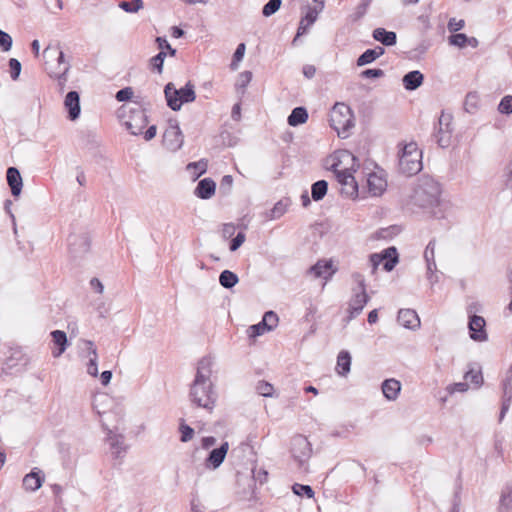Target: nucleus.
<instances>
[{"label":"nucleus","instance_id":"1","mask_svg":"<svg viewBox=\"0 0 512 512\" xmlns=\"http://www.w3.org/2000/svg\"><path fill=\"white\" fill-rule=\"evenodd\" d=\"M213 359L210 356L201 358L197 363L195 379L190 385L189 400L193 405L212 412L218 394L211 381Z\"/></svg>","mask_w":512,"mask_h":512},{"label":"nucleus","instance_id":"2","mask_svg":"<svg viewBox=\"0 0 512 512\" xmlns=\"http://www.w3.org/2000/svg\"><path fill=\"white\" fill-rule=\"evenodd\" d=\"M441 189L438 182L434 179H420L414 188L411 201L414 205L429 209L439 204Z\"/></svg>","mask_w":512,"mask_h":512},{"label":"nucleus","instance_id":"3","mask_svg":"<svg viewBox=\"0 0 512 512\" xmlns=\"http://www.w3.org/2000/svg\"><path fill=\"white\" fill-rule=\"evenodd\" d=\"M43 56L55 60V63L46 61V70L51 78H55L58 81V85L62 90L66 85L67 74L71 65L65 61L64 53L58 46H48L44 49Z\"/></svg>","mask_w":512,"mask_h":512},{"label":"nucleus","instance_id":"4","mask_svg":"<svg viewBox=\"0 0 512 512\" xmlns=\"http://www.w3.org/2000/svg\"><path fill=\"white\" fill-rule=\"evenodd\" d=\"M422 152L418 149L417 143L410 142L405 144L399 155V171L412 176L422 170Z\"/></svg>","mask_w":512,"mask_h":512},{"label":"nucleus","instance_id":"5","mask_svg":"<svg viewBox=\"0 0 512 512\" xmlns=\"http://www.w3.org/2000/svg\"><path fill=\"white\" fill-rule=\"evenodd\" d=\"M164 94L167 105L173 111L181 109L182 104L191 103L196 99L195 86L191 81H188L184 87L176 89L173 83L166 84Z\"/></svg>","mask_w":512,"mask_h":512},{"label":"nucleus","instance_id":"6","mask_svg":"<svg viewBox=\"0 0 512 512\" xmlns=\"http://www.w3.org/2000/svg\"><path fill=\"white\" fill-rule=\"evenodd\" d=\"M330 125L343 138L348 136L354 127V114L351 108L344 103H336L330 113Z\"/></svg>","mask_w":512,"mask_h":512},{"label":"nucleus","instance_id":"7","mask_svg":"<svg viewBox=\"0 0 512 512\" xmlns=\"http://www.w3.org/2000/svg\"><path fill=\"white\" fill-rule=\"evenodd\" d=\"M340 162L332 165L336 179L342 186L341 193L351 198L358 195V184L351 173L350 168L339 169Z\"/></svg>","mask_w":512,"mask_h":512},{"label":"nucleus","instance_id":"8","mask_svg":"<svg viewBox=\"0 0 512 512\" xmlns=\"http://www.w3.org/2000/svg\"><path fill=\"white\" fill-rule=\"evenodd\" d=\"M383 263V268L386 271H391L398 262V253L395 247H389L383 250L382 253H374L369 257V262L372 267V273H374L378 266Z\"/></svg>","mask_w":512,"mask_h":512},{"label":"nucleus","instance_id":"9","mask_svg":"<svg viewBox=\"0 0 512 512\" xmlns=\"http://www.w3.org/2000/svg\"><path fill=\"white\" fill-rule=\"evenodd\" d=\"M91 239L88 233H72L68 237V246L70 255L73 258H80L90 250Z\"/></svg>","mask_w":512,"mask_h":512},{"label":"nucleus","instance_id":"10","mask_svg":"<svg viewBox=\"0 0 512 512\" xmlns=\"http://www.w3.org/2000/svg\"><path fill=\"white\" fill-rule=\"evenodd\" d=\"M452 131V115L442 112L438 120L437 131L434 135L437 144L441 148H446L451 144Z\"/></svg>","mask_w":512,"mask_h":512},{"label":"nucleus","instance_id":"11","mask_svg":"<svg viewBox=\"0 0 512 512\" xmlns=\"http://www.w3.org/2000/svg\"><path fill=\"white\" fill-rule=\"evenodd\" d=\"M184 143V136L176 120H170L169 126L163 134V144L170 151L179 150Z\"/></svg>","mask_w":512,"mask_h":512},{"label":"nucleus","instance_id":"12","mask_svg":"<svg viewBox=\"0 0 512 512\" xmlns=\"http://www.w3.org/2000/svg\"><path fill=\"white\" fill-rule=\"evenodd\" d=\"M291 451L294 459L302 465L310 458L312 448L306 437L298 435L292 440Z\"/></svg>","mask_w":512,"mask_h":512},{"label":"nucleus","instance_id":"13","mask_svg":"<svg viewBox=\"0 0 512 512\" xmlns=\"http://www.w3.org/2000/svg\"><path fill=\"white\" fill-rule=\"evenodd\" d=\"M130 112L131 116L125 121V126L132 135H140L148 123L147 115L140 107L131 109Z\"/></svg>","mask_w":512,"mask_h":512},{"label":"nucleus","instance_id":"14","mask_svg":"<svg viewBox=\"0 0 512 512\" xmlns=\"http://www.w3.org/2000/svg\"><path fill=\"white\" fill-rule=\"evenodd\" d=\"M352 292L353 295L348 306L349 320L358 316L370 299L366 291H357L356 289H352Z\"/></svg>","mask_w":512,"mask_h":512},{"label":"nucleus","instance_id":"15","mask_svg":"<svg viewBox=\"0 0 512 512\" xmlns=\"http://www.w3.org/2000/svg\"><path fill=\"white\" fill-rule=\"evenodd\" d=\"M502 390H503V396H502V407L500 411L499 420L501 421L504 417L507 411L509 410L511 401H512V365L509 368V370L506 372V376L502 381Z\"/></svg>","mask_w":512,"mask_h":512},{"label":"nucleus","instance_id":"16","mask_svg":"<svg viewBox=\"0 0 512 512\" xmlns=\"http://www.w3.org/2000/svg\"><path fill=\"white\" fill-rule=\"evenodd\" d=\"M485 320L483 317L473 315L470 318L468 327L470 330V337L474 341H485L487 340V333L485 330Z\"/></svg>","mask_w":512,"mask_h":512},{"label":"nucleus","instance_id":"17","mask_svg":"<svg viewBox=\"0 0 512 512\" xmlns=\"http://www.w3.org/2000/svg\"><path fill=\"white\" fill-rule=\"evenodd\" d=\"M228 449V442H223L220 447L213 449L205 460V466L217 469L224 462Z\"/></svg>","mask_w":512,"mask_h":512},{"label":"nucleus","instance_id":"18","mask_svg":"<svg viewBox=\"0 0 512 512\" xmlns=\"http://www.w3.org/2000/svg\"><path fill=\"white\" fill-rule=\"evenodd\" d=\"M64 106L68 111V118L72 121L76 120L80 116V96L76 91H70L67 93Z\"/></svg>","mask_w":512,"mask_h":512},{"label":"nucleus","instance_id":"19","mask_svg":"<svg viewBox=\"0 0 512 512\" xmlns=\"http://www.w3.org/2000/svg\"><path fill=\"white\" fill-rule=\"evenodd\" d=\"M397 320L400 325L411 330H416L420 327L418 314L412 309H400Z\"/></svg>","mask_w":512,"mask_h":512},{"label":"nucleus","instance_id":"20","mask_svg":"<svg viewBox=\"0 0 512 512\" xmlns=\"http://www.w3.org/2000/svg\"><path fill=\"white\" fill-rule=\"evenodd\" d=\"M107 442L110 445L113 455L116 458L121 457L126 452V446L124 445V436L121 434H115L112 430L107 429Z\"/></svg>","mask_w":512,"mask_h":512},{"label":"nucleus","instance_id":"21","mask_svg":"<svg viewBox=\"0 0 512 512\" xmlns=\"http://www.w3.org/2000/svg\"><path fill=\"white\" fill-rule=\"evenodd\" d=\"M368 191L373 196H380L387 187V181L376 173H370L367 178Z\"/></svg>","mask_w":512,"mask_h":512},{"label":"nucleus","instance_id":"22","mask_svg":"<svg viewBox=\"0 0 512 512\" xmlns=\"http://www.w3.org/2000/svg\"><path fill=\"white\" fill-rule=\"evenodd\" d=\"M216 183L210 178L200 180L195 189V195L200 199H210L215 194Z\"/></svg>","mask_w":512,"mask_h":512},{"label":"nucleus","instance_id":"23","mask_svg":"<svg viewBox=\"0 0 512 512\" xmlns=\"http://www.w3.org/2000/svg\"><path fill=\"white\" fill-rule=\"evenodd\" d=\"M7 182L11 188V193L13 196L17 197L20 195L22 191V177L20 172L15 167H9L7 170Z\"/></svg>","mask_w":512,"mask_h":512},{"label":"nucleus","instance_id":"24","mask_svg":"<svg viewBox=\"0 0 512 512\" xmlns=\"http://www.w3.org/2000/svg\"><path fill=\"white\" fill-rule=\"evenodd\" d=\"M424 80L423 74L418 70H413L405 74L402 78L403 86L408 91L419 88Z\"/></svg>","mask_w":512,"mask_h":512},{"label":"nucleus","instance_id":"25","mask_svg":"<svg viewBox=\"0 0 512 512\" xmlns=\"http://www.w3.org/2000/svg\"><path fill=\"white\" fill-rule=\"evenodd\" d=\"M400 390H401V383H400V381H398L394 378L386 379L382 383L383 395L385 396L386 399H388L390 401H394L397 399V397L400 393Z\"/></svg>","mask_w":512,"mask_h":512},{"label":"nucleus","instance_id":"26","mask_svg":"<svg viewBox=\"0 0 512 512\" xmlns=\"http://www.w3.org/2000/svg\"><path fill=\"white\" fill-rule=\"evenodd\" d=\"M52 341L58 347L57 350L52 351L55 358L60 357L66 350L68 345L67 335L64 331L54 330L51 332Z\"/></svg>","mask_w":512,"mask_h":512},{"label":"nucleus","instance_id":"27","mask_svg":"<svg viewBox=\"0 0 512 512\" xmlns=\"http://www.w3.org/2000/svg\"><path fill=\"white\" fill-rule=\"evenodd\" d=\"M44 481V477L41 476V471H31L23 478V486L26 490L36 491L38 490Z\"/></svg>","mask_w":512,"mask_h":512},{"label":"nucleus","instance_id":"28","mask_svg":"<svg viewBox=\"0 0 512 512\" xmlns=\"http://www.w3.org/2000/svg\"><path fill=\"white\" fill-rule=\"evenodd\" d=\"M373 38L385 46H393L397 42V35L393 31L384 28H376L372 34Z\"/></svg>","mask_w":512,"mask_h":512},{"label":"nucleus","instance_id":"29","mask_svg":"<svg viewBox=\"0 0 512 512\" xmlns=\"http://www.w3.org/2000/svg\"><path fill=\"white\" fill-rule=\"evenodd\" d=\"M290 203L291 201L288 198L279 200L273 208L266 213V219L275 220L282 217L286 213Z\"/></svg>","mask_w":512,"mask_h":512},{"label":"nucleus","instance_id":"30","mask_svg":"<svg viewBox=\"0 0 512 512\" xmlns=\"http://www.w3.org/2000/svg\"><path fill=\"white\" fill-rule=\"evenodd\" d=\"M351 355L348 351L342 350L337 357L336 370L339 375L346 376L350 372Z\"/></svg>","mask_w":512,"mask_h":512},{"label":"nucleus","instance_id":"31","mask_svg":"<svg viewBox=\"0 0 512 512\" xmlns=\"http://www.w3.org/2000/svg\"><path fill=\"white\" fill-rule=\"evenodd\" d=\"M308 120V112L304 107H296L288 116L287 122L290 126H298L304 124Z\"/></svg>","mask_w":512,"mask_h":512},{"label":"nucleus","instance_id":"32","mask_svg":"<svg viewBox=\"0 0 512 512\" xmlns=\"http://www.w3.org/2000/svg\"><path fill=\"white\" fill-rule=\"evenodd\" d=\"M238 281V276L230 270H224L220 273L219 283L226 289L233 288L238 283Z\"/></svg>","mask_w":512,"mask_h":512},{"label":"nucleus","instance_id":"33","mask_svg":"<svg viewBox=\"0 0 512 512\" xmlns=\"http://www.w3.org/2000/svg\"><path fill=\"white\" fill-rule=\"evenodd\" d=\"M328 190V183L325 180H319L312 184L311 196L314 201H320L324 198Z\"/></svg>","mask_w":512,"mask_h":512},{"label":"nucleus","instance_id":"34","mask_svg":"<svg viewBox=\"0 0 512 512\" xmlns=\"http://www.w3.org/2000/svg\"><path fill=\"white\" fill-rule=\"evenodd\" d=\"M332 268V261L319 260L315 265L310 267L309 273L313 274L316 278L324 277L325 273Z\"/></svg>","mask_w":512,"mask_h":512},{"label":"nucleus","instance_id":"35","mask_svg":"<svg viewBox=\"0 0 512 512\" xmlns=\"http://www.w3.org/2000/svg\"><path fill=\"white\" fill-rule=\"evenodd\" d=\"M512 507V487L507 486L501 494L500 507L501 511H509Z\"/></svg>","mask_w":512,"mask_h":512},{"label":"nucleus","instance_id":"36","mask_svg":"<svg viewBox=\"0 0 512 512\" xmlns=\"http://www.w3.org/2000/svg\"><path fill=\"white\" fill-rule=\"evenodd\" d=\"M478 104H479L478 95L476 93H468L465 98V102H464L465 110L468 113L473 114L476 112V110L478 108Z\"/></svg>","mask_w":512,"mask_h":512},{"label":"nucleus","instance_id":"37","mask_svg":"<svg viewBox=\"0 0 512 512\" xmlns=\"http://www.w3.org/2000/svg\"><path fill=\"white\" fill-rule=\"evenodd\" d=\"M119 7L127 13H136L143 8L142 0L121 1Z\"/></svg>","mask_w":512,"mask_h":512},{"label":"nucleus","instance_id":"38","mask_svg":"<svg viewBox=\"0 0 512 512\" xmlns=\"http://www.w3.org/2000/svg\"><path fill=\"white\" fill-rule=\"evenodd\" d=\"M278 320V316L275 312L267 311L262 318V324L265 325L267 331H271L277 326Z\"/></svg>","mask_w":512,"mask_h":512},{"label":"nucleus","instance_id":"39","mask_svg":"<svg viewBox=\"0 0 512 512\" xmlns=\"http://www.w3.org/2000/svg\"><path fill=\"white\" fill-rule=\"evenodd\" d=\"M464 379L474 384L477 388L483 383V376L480 370H469L465 373Z\"/></svg>","mask_w":512,"mask_h":512},{"label":"nucleus","instance_id":"40","mask_svg":"<svg viewBox=\"0 0 512 512\" xmlns=\"http://www.w3.org/2000/svg\"><path fill=\"white\" fill-rule=\"evenodd\" d=\"M179 431L181 433V442H188L194 436V429L187 425L184 419L180 420Z\"/></svg>","mask_w":512,"mask_h":512},{"label":"nucleus","instance_id":"41","mask_svg":"<svg viewBox=\"0 0 512 512\" xmlns=\"http://www.w3.org/2000/svg\"><path fill=\"white\" fill-rule=\"evenodd\" d=\"M282 0H269L262 9V14L265 17H270L275 14L281 7Z\"/></svg>","mask_w":512,"mask_h":512},{"label":"nucleus","instance_id":"42","mask_svg":"<svg viewBox=\"0 0 512 512\" xmlns=\"http://www.w3.org/2000/svg\"><path fill=\"white\" fill-rule=\"evenodd\" d=\"M322 6L308 7V11L302 18L307 23V26H311L316 20L319 13L323 10Z\"/></svg>","mask_w":512,"mask_h":512},{"label":"nucleus","instance_id":"43","mask_svg":"<svg viewBox=\"0 0 512 512\" xmlns=\"http://www.w3.org/2000/svg\"><path fill=\"white\" fill-rule=\"evenodd\" d=\"M292 490L298 496L306 495L308 498L314 497V491H313L312 487L309 485H303V484L296 483L292 486Z\"/></svg>","mask_w":512,"mask_h":512},{"label":"nucleus","instance_id":"44","mask_svg":"<svg viewBox=\"0 0 512 512\" xmlns=\"http://www.w3.org/2000/svg\"><path fill=\"white\" fill-rule=\"evenodd\" d=\"M256 391L259 395L264 397H271L273 395V385L266 381H259L256 386Z\"/></svg>","mask_w":512,"mask_h":512},{"label":"nucleus","instance_id":"45","mask_svg":"<svg viewBox=\"0 0 512 512\" xmlns=\"http://www.w3.org/2000/svg\"><path fill=\"white\" fill-rule=\"evenodd\" d=\"M166 57L165 51H160L156 56L151 58L150 65L153 70H156L158 73L162 72L164 59Z\"/></svg>","mask_w":512,"mask_h":512},{"label":"nucleus","instance_id":"46","mask_svg":"<svg viewBox=\"0 0 512 512\" xmlns=\"http://www.w3.org/2000/svg\"><path fill=\"white\" fill-rule=\"evenodd\" d=\"M498 111L501 114H506V115H509L512 113V96L511 95L504 96L501 99V101L498 105Z\"/></svg>","mask_w":512,"mask_h":512},{"label":"nucleus","instance_id":"47","mask_svg":"<svg viewBox=\"0 0 512 512\" xmlns=\"http://www.w3.org/2000/svg\"><path fill=\"white\" fill-rule=\"evenodd\" d=\"M245 50H246V46L244 43H240L234 54H233V59H232V62H231V68L232 69H236L238 67V63L243 59L244 57V54H245Z\"/></svg>","mask_w":512,"mask_h":512},{"label":"nucleus","instance_id":"48","mask_svg":"<svg viewBox=\"0 0 512 512\" xmlns=\"http://www.w3.org/2000/svg\"><path fill=\"white\" fill-rule=\"evenodd\" d=\"M192 169L195 170L194 174H195L196 177L201 176L207 170V161L200 160L198 162L189 163L187 165V170H192Z\"/></svg>","mask_w":512,"mask_h":512},{"label":"nucleus","instance_id":"49","mask_svg":"<svg viewBox=\"0 0 512 512\" xmlns=\"http://www.w3.org/2000/svg\"><path fill=\"white\" fill-rule=\"evenodd\" d=\"M376 60L373 52L371 49H367L365 52H363L356 61L357 66L361 67L367 64H370Z\"/></svg>","mask_w":512,"mask_h":512},{"label":"nucleus","instance_id":"50","mask_svg":"<svg viewBox=\"0 0 512 512\" xmlns=\"http://www.w3.org/2000/svg\"><path fill=\"white\" fill-rule=\"evenodd\" d=\"M449 43L459 48H463L467 45V35L463 33L453 34L449 36Z\"/></svg>","mask_w":512,"mask_h":512},{"label":"nucleus","instance_id":"51","mask_svg":"<svg viewBox=\"0 0 512 512\" xmlns=\"http://www.w3.org/2000/svg\"><path fill=\"white\" fill-rule=\"evenodd\" d=\"M12 47V37L0 29V49L8 52Z\"/></svg>","mask_w":512,"mask_h":512},{"label":"nucleus","instance_id":"52","mask_svg":"<svg viewBox=\"0 0 512 512\" xmlns=\"http://www.w3.org/2000/svg\"><path fill=\"white\" fill-rule=\"evenodd\" d=\"M9 67H10L11 78L13 80H17L21 73V63L17 59L11 58L9 60Z\"/></svg>","mask_w":512,"mask_h":512},{"label":"nucleus","instance_id":"53","mask_svg":"<svg viewBox=\"0 0 512 512\" xmlns=\"http://www.w3.org/2000/svg\"><path fill=\"white\" fill-rule=\"evenodd\" d=\"M384 76V71L379 68L366 69L360 73V77L364 79L381 78Z\"/></svg>","mask_w":512,"mask_h":512},{"label":"nucleus","instance_id":"54","mask_svg":"<svg viewBox=\"0 0 512 512\" xmlns=\"http://www.w3.org/2000/svg\"><path fill=\"white\" fill-rule=\"evenodd\" d=\"M133 96V89L131 87H125L123 89H120L117 93H116V99L119 101V102H124V101H127V100H130Z\"/></svg>","mask_w":512,"mask_h":512},{"label":"nucleus","instance_id":"55","mask_svg":"<svg viewBox=\"0 0 512 512\" xmlns=\"http://www.w3.org/2000/svg\"><path fill=\"white\" fill-rule=\"evenodd\" d=\"M246 236L243 232H239L230 242L229 249L234 252L244 243Z\"/></svg>","mask_w":512,"mask_h":512},{"label":"nucleus","instance_id":"56","mask_svg":"<svg viewBox=\"0 0 512 512\" xmlns=\"http://www.w3.org/2000/svg\"><path fill=\"white\" fill-rule=\"evenodd\" d=\"M353 281L357 284V291H366V283L364 276L359 272H354L352 274Z\"/></svg>","mask_w":512,"mask_h":512},{"label":"nucleus","instance_id":"57","mask_svg":"<svg viewBox=\"0 0 512 512\" xmlns=\"http://www.w3.org/2000/svg\"><path fill=\"white\" fill-rule=\"evenodd\" d=\"M424 258L426 261L433 262L435 260V240H431L424 251Z\"/></svg>","mask_w":512,"mask_h":512},{"label":"nucleus","instance_id":"58","mask_svg":"<svg viewBox=\"0 0 512 512\" xmlns=\"http://www.w3.org/2000/svg\"><path fill=\"white\" fill-rule=\"evenodd\" d=\"M249 331L251 337H257L267 332V328L265 327V325L262 324L261 321L258 324L250 326Z\"/></svg>","mask_w":512,"mask_h":512},{"label":"nucleus","instance_id":"59","mask_svg":"<svg viewBox=\"0 0 512 512\" xmlns=\"http://www.w3.org/2000/svg\"><path fill=\"white\" fill-rule=\"evenodd\" d=\"M82 343L85 345L89 359L95 357V360H98V353L94 342L91 340H82Z\"/></svg>","mask_w":512,"mask_h":512},{"label":"nucleus","instance_id":"60","mask_svg":"<svg viewBox=\"0 0 512 512\" xmlns=\"http://www.w3.org/2000/svg\"><path fill=\"white\" fill-rule=\"evenodd\" d=\"M252 79V73L250 71H244L239 76V81L237 83V86L239 88H245Z\"/></svg>","mask_w":512,"mask_h":512},{"label":"nucleus","instance_id":"61","mask_svg":"<svg viewBox=\"0 0 512 512\" xmlns=\"http://www.w3.org/2000/svg\"><path fill=\"white\" fill-rule=\"evenodd\" d=\"M87 373L92 377L98 376V360L95 357H91L87 364Z\"/></svg>","mask_w":512,"mask_h":512},{"label":"nucleus","instance_id":"62","mask_svg":"<svg viewBox=\"0 0 512 512\" xmlns=\"http://www.w3.org/2000/svg\"><path fill=\"white\" fill-rule=\"evenodd\" d=\"M235 230H236V227L234 224L226 223L223 225V228H222V236L226 239L230 238L234 235Z\"/></svg>","mask_w":512,"mask_h":512},{"label":"nucleus","instance_id":"63","mask_svg":"<svg viewBox=\"0 0 512 512\" xmlns=\"http://www.w3.org/2000/svg\"><path fill=\"white\" fill-rule=\"evenodd\" d=\"M233 184V178L231 175H225L220 183V189L224 190L225 192L230 191Z\"/></svg>","mask_w":512,"mask_h":512},{"label":"nucleus","instance_id":"64","mask_svg":"<svg viewBox=\"0 0 512 512\" xmlns=\"http://www.w3.org/2000/svg\"><path fill=\"white\" fill-rule=\"evenodd\" d=\"M464 20H459L458 22L453 18V19H450V21L448 22V29L451 31V32H456L460 29H462L464 27Z\"/></svg>","mask_w":512,"mask_h":512}]
</instances>
